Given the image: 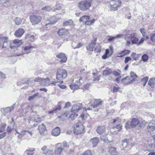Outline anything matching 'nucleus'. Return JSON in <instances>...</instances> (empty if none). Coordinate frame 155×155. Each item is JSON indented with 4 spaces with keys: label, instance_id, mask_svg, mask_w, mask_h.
<instances>
[{
    "label": "nucleus",
    "instance_id": "1",
    "mask_svg": "<svg viewBox=\"0 0 155 155\" xmlns=\"http://www.w3.org/2000/svg\"><path fill=\"white\" fill-rule=\"evenodd\" d=\"M144 124L142 123H140L139 120L136 118H133L130 122H127L125 126V128L127 130L134 128L137 130H140L144 128Z\"/></svg>",
    "mask_w": 155,
    "mask_h": 155
},
{
    "label": "nucleus",
    "instance_id": "2",
    "mask_svg": "<svg viewBox=\"0 0 155 155\" xmlns=\"http://www.w3.org/2000/svg\"><path fill=\"white\" fill-rule=\"evenodd\" d=\"M78 6L81 10L86 11L91 6V2L86 0L81 1L79 3Z\"/></svg>",
    "mask_w": 155,
    "mask_h": 155
},
{
    "label": "nucleus",
    "instance_id": "3",
    "mask_svg": "<svg viewBox=\"0 0 155 155\" xmlns=\"http://www.w3.org/2000/svg\"><path fill=\"white\" fill-rule=\"evenodd\" d=\"M67 75V73L65 70L59 69L58 70L57 72L56 79L60 80L59 82L60 83H62L63 82V81L61 80L65 78Z\"/></svg>",
    "mask_w": 155,
    "mask_h": 155
},
{
    "label": "nucleus",
    "instance_id": "4",
    "mask_svg": "<svg viewBox=\"0 0 155 155\" xmlns=\"http://www.w3.org/2000/svg\"><path fill=\"white\" fill-rule=\"evenodd\" d=\"M110 10L112 11H116L121 4V1L118 0H111L110 2Z\"/></svg>",
    "mask_w": 155,
    "mask_h": 155
},
{
    "label": "nucleus",
    "instance_id": "5",
    "mask_svg": "<svg viewBox=\"0 0 155 155\" xmlns=\"http://www.w3.org/2000/svg\"><path fill=\"white\" fill-rule=\"evenodd\" d=\"M130 32L128 31V34L126 35V39L129 38L130 40H131L133 44H136L137 45L138 41V38L137 37L135 33L130 34Z\"/></svg>",
    "mask_w": 155,
    "mask_h": 155
},
{
    "label": "nucleus",
    "instance_id": "6",
    "mask_svg": "<svg viewBox=\"0 0 155 155\" xmlns=\"http://www.w3.org/2000/svg\"><path fill=\"white\" fill-rule=\"evenodd\" d=\"M84 129V127L81 124L77 123L74 127V133L76 134H82Z\"/></svg>",
    "mask_w": 155,
    "mask_h": 155
},
{
    "label": "nucleus",
    "instance_id": "7",
    "mask_svg": "<svg viewBox=\"0 0 155 155\" xmlns=\"http://www.w3.org/2000/svg\"><path fill=\"white\" fill-rule=\"evenodd\" d=\"M41 16L35 15L31 16L30 17V21L33 25L38 24L41 21Z\"/></svg>",
    "mask_w": 155,
    "mask_h": 155
},
{
    "label": "nucleus",
    "instance_id": "8",
    "mask_svg": "<svg viewBox=\"0 0 155 155\" xmlns=\"http://www.w3.org/2000/svg\"><path fill=\"white\" fill-rule=\"evenodd\" d=\"M130 74V77L127 76L122 79L123 81L129 80L128 81V84H129L131 82L135 81L136 80V78L137 77V75L133 72H131Z\"/></svg>",
    "mask_w": 155,
    "mask_h": 155
},
{
    "label": "nucleus",
    "instance_id": "9",
    "mask_svg": "<svg viewBox=\"0 0 155 155\" xmlns=\"http://www.w3.org/2000/svg\"><path fill=\"white\" fill-rule=\"evenodd\" d=\"M60 143H57L55 146V155H62L61 152L63 150V148L61 147Z\"/></svg>",
    "mask_w": 155,
    "mask_h": 155
},
{
    "label": "nucleus",
    "instance_id": "10",
    "mask_svg": "<svg viewBox=\"0 0 155 155\" xmlns=\"http://www.w3.org/2000/svg\"><path fill=\"white\" fill-rule=\"evenodd\" d=\"M57 58L60 59V61L61 63H65L67 60V58L65 55L63 53H61L56 55Z\"/></svg>",
    "mask_w": 155,
    "mask_h": 155
},
{
    "label": "nucleus",
    "instance_id": "11",
    "mask_svg": "<svg viewBox=\"0 0 155 155\" xmlns=\"http://www.w3.org/2000/svg\"><path fill=\"white\" fill-rule=\"evenodd\" d=\"M38 130L41 135H44L46 134V129L44 124H41L39 125Z\"/></svg>",
    "mask_w": 155,
    "mask_h": 155
},
{
    "label": "nucleus",
    "instance_id": "12",
    "mask_svg": "<svg viewBox=\"0 0 155 155\" xmlns=\"http://www.w3.org/2000/svg\"><path fill=\"white\" fill-rule=\"evenodd\" d=\"M82 108V104L78 103L73 106L71 110L73 111L77 112L80 110Z\"/></svg>",
    "mask_w": 155,
    "mask_h": 155
},
{
    "label": "nucleus",
    "instance_id": "13",
    "mask_svg": "<svg viewBox=\"0 0 155 155\" xmlns=\"http://www.w3.org/2000/svg\"><path fill=\"white\" fill-rule=\"evenodd\" d=\"M102 104V101L100 99H95L93 104L91 106L94 108L97 107Z\"/></svg>",
    "mask_w": 155,
    "mask_h": 155
},
{
    "label": "nucleus",
    "instance_id": "14",
    "mask_svg": "<svg viewBox=\"0 0 155 155\" xmlns=\"http://www.w3.org/2000/svg\"><path fill=\"white\" fill-rule=\"evenodd\" d=\"M25 33L24 30L22 28H19L15 33V35L18 37H21Z\"/></svg>",
    "mask_w": 155,
    "mask_h": 155
},
{
    "label": "nucleus",
    "instance_id": "15",
    "mask_svg": "<svg viewBox=\"0 0 155 155\" xmlns=\"http://www.w3.org/2000/svg\"><path fill=\"white\" fill-rule=\"evenodd\" d=\"M108 151L110 155H118V154L117 149L114 147H110L109 148Z\"/></svg>",
    "mask_w": 155,
    "mask_h": 155
},
{
    "label": "nucleus",
    "instance_id": "16",
    "mask_svg": "<svg viewBox=\"0 0 155 155\" xmlns=\"http://www.w3.org/2000/svg\"><path fill=\"white\" fill-rule=\"evenodd\" d=\"M105 130L106 127L104 125L98 127L96 129V132L99 134H103Z\"/></svg>",
    "mask_w": 155,
    "mask_h": 155
},
{
    "label": "nucleus",
    "instance_id": "17",
    "mask_svg": "<svg viewBox=\"0 0 155 155\" xmlns=\"http://www.w3.org/2000/svg\"><path fill=\"white\" fill-rule=\"evenodd\" d=\"M60 134V130L59 127H56L52 130L51 134L54 136H57Z\"/></svg>",
    "mask_w": 155,
    "mask_h": 155
},
{
    "label": "nucleus",
    "instance_id": "18",
    "mask_svg": "<svg viewBox=\"0 0 155 155\" xmlns=\"http://www.w3.org/2000/svg\"><path fill=\"white\" fill-rule=\"evenodd\" d=\"M99 140V139L97 137H95L91 139L90 141L91 142L93 147H95L97 146Z\"/></svg>",
    "mask_w": 155,
    "mask_h": 155
},
{
    "label": "nucleus",
    "instance_id": "19",
    "mask_svg": "<svg viewBox=\"0 0 155 155\" xmlns=\"http://www.w3.org/2000/svg\"><path fill=\"white\" fill-rule=\"evenodd\" d=\"M50 21V23H46L45 25V26L47 28L48 26L49 25L54 24L57 22L58 19H57L55 16H53L51 18L49 19Z\"/></svg>",
    "mask_w": 155,
    "mask_h": 155
},
{
    "label": "nucleus",
    "instance_id": "20",
    "mask_svg": "<svg viewBox=\"0 0 155 155\" xmlns=\"http://www.w3.org/2000/svg\"><path fill=\"white\" fill-rule=\"evenodd\" d=\"M58 33L60 36L65 35L68 34V30L65 28L61 29L59 30Z\"/></svg>",
    "mask_w": 155,
    "mask_h": 155
},
{
    "label": "nucleus",
    "instance_id": "21",
    "mask_svg": "<svg viewBox=\"0 0 155 155\" xmlns=\"http://www.w3.org/2000/svg\"><path fill=\"white\" fill-rule=\"evenodd\" d=\"M15 46H11V43L7 41H5L3 45V48H8L10 47L12 49H13L15 48Z\"/></svg>",
    "mask_w": 155,
    "mask_h": 155
},
{
    "label": "nucleus",
    "instance_id": "22",
    "mask_svg": "<svg viewBox=\"0 0 155 155\" xmlns=\"http://www.w3.org/2000/svg\"><path fill=\"white\" fill-rule=\"evenodd\" d=\"M147 129L149 131H153L155 130V124L153 122H150L149 124Z\"/></svg>",
    "mask_w": 155,
    "mask_h": 155
},
{
    "label": "nucleus",
    "instance_id": "23",
    "mask_svg": "<svg viewBox=\"0 0 155 155\" xmlns=\"http://www.w3.org/2000/svg\"><path fill=\"white\" fill-rule=\"evenodd\" d=\"M96 44L95 42H92L89 45L87 46V50L90 51H92L93 50V49L95 45Z\"/></svg>",
    "mask_w": 155,
    "mask_h": 155
},
{
    "label": "nucleus",
    "instance_id": "24",
    "mask_svg": "<svg viewBox=\"0 0 155 155\" xmlns=\"http://www.w3.org/2000/svg\"><path fill=\"white\" fill-rule=\"evenodd\" d=\"M130 51L127 50H125L121 52H120L118 54L119 55L117 57L121 58L126 54H129L130 53Z\"/></svg>",
    "mask_w": 155,
    "mask_h": 155
},
{
    "label": "nucleus",
    "instance_id": "25",
    "mask_svg": "<svg viewBox=\"0 0 155 155\" xmlns=\"http://www.w3.org/2000/svg\"><path fill=\"white\" fill-rule=\"evenodd\" d=\"M81 80V78L80 76H76L74 78L73 81V83L81 84L80 80Z\"/></svg>",
    "mask_w": 155,
    "mask_h": 155
},
{
    "label": "nucleus",
    "instance_id": "26",
    "mask_svg": "<svg viewBox=\"0 0 155 155\" xmlns=\"http://www.w3.org/2000/svg\"><path fill=\"white\" fill-rule=\"evenodd\" d=\"M112 72L110 68H107L103 71L102 74L103 76H107L109 75Z\"/></svg>",
    "mask_w": 155,
    "mask_h": 155
},
{
    "label": "nucleus",
    "instance_id": "27",
    "mask_svg": "<svg viewBox=\"0 0 155 155\" xmlns=\"http://www.w3.org/2000/svg\"><path fill=\"white\" fill-rule=\"evenodd\" d=\"M148 84L152 88H153L155 86V78H150Z\"/></svg>",
    "mask_w": 155,
    "mask_h": 155
},
{
    "label": "nucleus",
    "instance_id": "28",
    "mask_svg": "<svg viewBox=\"0 0 155 155\" xmlns=\"http://www.w3.org/2000/svg\"><path fill=\"white\" fill-rule=\"evenodd\" d=\"M16 132L18 134V138L20 139H22L23 137L26 134L25 130L21 131L20 132H19L17 131H16Z\"/></svg>",
    "mask_w": 155,
    "mask_h": 155
},
{
    "label": "nucleus",
    "instance_id": "29",
    "mask_svg": "<svg viewBox=\"0 0 155 155\" xmlns=\"http://www.w3.org/2000/svg\"><path fill=\"white\" fill-rule=\"evenodd\" d=\"M15 105V104H14L10 107H7L4 108L3 109H2L1 111H2V110H3L5 111V113L6 114L12 110L13 109V107Z\"/></svg>",
    "mask_w": 155,
    "mask_h": 155
},
{
    "label": "nucleus",
    "instance_id": "30",
    "mask_svg": "<svg viewBox=\"0 0 155 155\" xmlns=\"http://www.w3.org/2000/svg\"><path fill=\"white\" fill-rule=\"evenodd\" d=\"M90 16L88 15H84L82 16L79 19L80 21H82L83 22H85L88 20H89Z\"/></svg>",
    "mask_w": 155,
    "mask_h": 155
},
{
    "label": "nucleus",
    "instance_id": "31",
    "mask_svg": "<svg viewBox=\"0 0 155 155\" xmlns=\"http://www.w3.org/2000/svg\"><path fill=\"white\" fill-rule=\"evenodd\" d=\"M50 79L48 78H47L46 79L43 78L41 85L48 86L50 85Z\"/></svg>",
    "mask_w": 155,
    "mask_h": 155
},
{
    "label": "nucleus",
    "instance_id": "32",
    "mask_svg": "<svg viewBox=\"0 0 155 155\" xmlns=\"http://www.w3.org/2000/svg\"><path fill=\"white\" fill-rule=\"evenodd\" d=\"M131 58H132L134 60H137L139 59L140 57V54H137L135 53H132L131 55Z\"/></svg>",
    "mask_w": 155,
    "mask_h": 155
},
{
    "label": "nucleus",
    "instance_id": "33",
    "mask_svg": "<svg viewBox=\"0 0 155 155\" xmlns=\"http://www.w3.org/2000/svg\"><path fill=\"white\" fill-rule=\"evenodd\" d=\"M81 85L75 83L70 85V88L72 90H75V89L78 88Z\"/></svg>",
    "mask_w": 155,
    "mask_h": 155
},
{
    "label": "nucleus",
    "instance_id": "34",
    "mask_svg": "<svg viewBox=\"0 0 155 155\" xmlns=\"http://www.w3.org/2000/svg\"><path fill=\"white\" fill-rule=\"evenodd\" d=\"M14 21L16 25H19L21 24L22 19L16 17L14 19Z\"/></svg>",
    "mask_w": 155,
    "mask_h": 155
},
{
    "label": "nucleus",
    "instance_id": "35",
    "mask_svg": "<svg viewBox=\"0 0 155 155\" xmlns=\"http://www.w3.org/2000/svg\"><path fill=\"white\" fill-rule=\"evenodd\" d=\"M129 143V140L127 139H124L122 141V146L124 148L127 147Z\"/></svg>",
    "mask_w": 155,
    "mask_h": 155
},
{
    "label": "nucleus",
    "instance_id": "36",
    "mask_svg": "<svg viewBox=\"0 0 155 155\" xmlns=\"http://www.w3.org/2000/svg\"><path fill=\"white\" fill-rule=\"evenodd\" d=\"M13 43L15 44H18V45H15V48L16 47H18L21 44L22 42L21 41L18 39H15L13 41Z\"/></svg>",
    "mask_w": 155,
    "mask_h": 155
},
{
    "label": "nucleus",
    "instance_id": "37",
    "mask_svg": "<svg viewBox=\"0 0 155 155\" xmlns=\"http://www.w3.org/2000/svg\"><path fill=\"white\" fill-rule=\"evenodd\" d=\"M148 77L147 76L141 79V81L143 83V86H145L147 83L148 81Z\"/></svg>",
    "mask_w": 155,
    "mask_h": 155
},
{
    "label": "nucleus",
    "instance_id": "38",
    "mask_svg": "<svg viewBox=\"0 0 155 155\" xmlns=\"http://www.w3.org/2000/svg\"><path fill=\"white\" fill-rule=\"evenodd\" d=\"M73 24V21L71 20H69L63 23V25L65 26L71 25Z\"/></svg>",
    "mask_w": 155,
    "mask_h": 155
},
{
    "label": "nucleus",
    "instance_id": "39",
    "mask_svg": "<svg viewBox=\"0 0 155 155\" xmlns=\"http://www.w3.org/2000/svg\"><path fill=\"white\" fill-rule=\"evenodd\" d=\"M36 48V45L34 46H31L30 45L27 46H25L24 48V50L25 51H28L30 49L32 48Z\"/></svg>",
    "mask_w": 155,
    "mask_h": 155
},
{
    "label": "nucleus",
    "instance_id": "40",
    "mask_svg": "<svg viewBox=\"0 0 155 155\" xmlns=\"http://www.w3.org/2000/svg\"><path fill=\"white\" fill-rule=\"evenodd\" d=\"M76 44V43L75 42H74L72 43L73 45H72V46L73 48L74 49L79 48L83 46L82 44L81 43H79L77 44V46H76L75 45H74V44Z\"/></svg>",
    "mask_w": 155,
    "mask_h": 155
},
{
    "label": "nucleus",
    "instance_id": "41",
    "mask_svg": "<svg viewBox=\"0 0 155 155\" xmlns=\"http://www.w3.org/2000/svg\"><path fill=\"white\" fill-rule=\"evenodd\" d=\"M101 50V47L100 45H98L96 46L94 48L95 52H100Z\"/></svg>",
    "mask_w": 155,
    "mask_h": 155
},
{
    "label": "nucleus",
    "instance_id": "42",
    "mask_svg": "<svg viewBox=\"0 0 155 155\" xmlns=\"http://www.w3.org/2000/svg\"><path fill=\"white\" fill-rule=\"evenodd\" d=\"M43 78H41L40 77H37L34 79V81L38 82H40L42 84Z\"/></svg>",
    "mask_w": 155,
    "mask_h": 155
},
{
    "label": "nucleus",
    "instance_id": "43",
    "mask_svg": "<svg viewBox=\"0 0 155 155\" xmlns=\"http://www.w3.org/2000/svg\"><path fill=\"white\" fill-rule=\"evenodd\" d=\"M117 71L119 72L116 71H114L112 72L113 75L115 77L119 76L120 75V73L121 72L119 70H118Z\"/></svg>",
    "mask_w": 155,
    "mask_h": 155
},
{
    "label": "nucleus",
    "instance_id": "44",
    "mask_svg": "<svg viewBox=\"0 0 155 155\" xmlns=\"http://www.w3.org/2000/svg\"><path fill=\"white\" fill-rule=\"evenodd\" d=\"M78 115L74 113L72 114L69 116V118L71 120H73L75 119L77 117Z\"/></svg>",
    "mask_w": 155,
    "mask_h": 155
},
{
    "label": "nucleus",
    "instance_id": "45",
    "mask_svg": "<svg viewBox=\"0 0 155 155\" xmlns=\"http://www.w3.org/2000/svg\"><path fill=\"white\" fill-rule=\"evenodd\" d=\"M141 58L143 61L146 62L148 60V57L146 54H144L142 56Z\"/></svg>",
    "mask_w": 155,
    "mask_h": 155
},
{
    "label": "nucleus",
    "instance_id": "46",
    "mask_svg": "<svg viewBox=\"0 0 155 155\" xmlns=\"http://www.w3.org/2000/svg\"><path fill=\"white\" fill-rule=\"evenodd\" d=\"M140 31L142 34L143 37H145L146 35V31L144 28H140Z\"/></svg>",
    "mask_w": 155,
    "mask_h": 155
},
{
    "label": "nucleus",
    "instance_id": "47",
    "mask_svg": "<svg viewBox=\"0 0 155 155\" xmlns=\"http://www.w3.org/2000/svg\"><path fill=\"white\" fill-rule=\"evenodd\" d=\"M122 128V126L120 124L117 125L116 126H115L113 128V129H117V130L118 131H119L120 130H121Z\"/></svg>",
    "mask_w": 155,
    "mask_h": 155
},
{
    "label": "nucleus",
    "instance_id": "48",
    "mask_svg": "<svg viewBox=\"0 0 155 155\" xmlns=\"http://www.w3.org/2000/svg\"><path fill=\"white\" fill-rule=\"evenodd\" d=\"M101 140L104 142H111L113 141V140H109L108 139H106L105 138H104L102 136L101 137Z\"/></svg>",
    "mask_w": 155,
    "mask_h": 155
},
{
    "label": "nucleus",
    "instance_id": "49",
    "mask_svg": "<svg viewBox=\"0 0 155 155\" xmlns=\"http://www.w3.org/2000/svg\"><path fill=\"white\" fill-rule=\"evenodd\" d=\"M82 155H92V153L90 150H87L84 152Z\"/></svg>",
    "mask_w": 155,
    "mask_h": 155
},
{
    "label": "nucleus",
    "instance_id": "50",
    "mask_svg": "<svg viewBox=\"0 0 155 155\" xmlns=\"http://www.w3.org/2000/svg\"><path fill=\"white\" fill-rule=\"evenodd\" d=\"M61 145H60L61 147L63 148V149L65 147H66L67 146V143L66 142L64 141L62 143H60Z\"/></svg>",
    "mask_w": 155,
    "mask_h": 155
},
{
    "label": "nucleus",
    "instance_id": "51",
    "mask_svg": "<svg viewBox=\"0 0 155 155\" xmlns=\"http://www.w3.org/2000/svg\"><path fill=\"white\" fill-rule=\"evenodd\" d=\"M117 85V87L114 86L113 88L112 91L114 93L117 92L119 89V87H118V86Z\"/></svg>",
    "mask_w": 155,
    "mask_h": 155
},
{
    "label": "nucleus",
    "instance_id": "52",
    "mask_svg": "<svg viewBox=\"0 0 155 155\" xmlns=\"http://www.w3.org/2000/svg\"><path fill=\"white\" fill-rule=\"evenodd\" d=\"M43 10H45V11H50L52 9L49 6H45V7H44L42 9Z\"/></svg>",
    "mask_w": 155,
    "mask_h": 155
},
{
    "label": "nucleus",
    "instance_id": "53",
    "mask_svg": "<svg viewBox=\"0 0 155 155\" xmlns=\"http://www.w3.org/2000/svg\"><path fill=\"white\" fill-rule=\"evenodd\" d=\"M61 109V106L60 105H58V107L55 108L53 111H51L49 112V114H50L57 110H60Z\"/></svg>",
    "mask_w": 155,
    "mask_h": 155
},
{
    "label": "nucleus",
    "instance_id": "54",
    "mask_svg": "<svg viewBox=\"0 0 155 155\" xmlns=\"http://www.w3.org/2000/svg\"><path fill=\"white\" fill-rule=\"evenodd\" d=\"M34 81V79L32 78H31L29 79L27 81H25V83L28 84H30L33 82Z\"/></svg>",
    "mask_w": 155,
    "mask_h": 155
},
{
    "label": "nucleus",
    "instance_id": "55",
    "mask_svg": "<svg viewBox=\"0 0 155 155\" xmlns=\"http://www.w3.org/2000/svg\"><path fill=\"white\" fill-rule=\"evenodd\" d=\"M41 150L43 151V153L45 154L47 150V147L46 146H44L41 148Z\"/></svg>",
    "mask_w": 155,
    "mask_h": 155
},
{
    "label": "nucleus",
    "instance_id": "56",
    "mask_svg": "<svg viewBox=\"0 0 155 155\" xmlns=\"http://www.w3.org/2000/svg\"><path fill=\"white\" fill-rule=\"evenodd\" d=\"M131 60V58L129 57H126L124 60V62L125 63H127L129 61H130Z\"/></svg>",
    "mask_w": 155,
    "mask_h": 155
},
{
    "label": "nucleus",
    "instance_id": "57",
    "mask_svg": "<svg viewBox=\"0 0 155 155\" xmlns=\"http://www.w3.org/2000/svg\"><path fill=\"white\" fill-rule=\"evenodd\" d=\"M6 124L3 125L0 128V133L4 131L5 129Z\"/></svg>",
    "mask_w": 155,
    "mask_h": 155
},
{
    "label": "nucleus",
    "instance_id": "58",
    "mask_svg": "<svg viewBox=\"0 0 155 155\" xmlns=\"http://www.w3.org/2000/svg\"><path fill=\"white\" fill-rule=\"evenodd\" d=\"M6 135V133L4 132L2 134H0V139L4 138Z\"/></svg>",
    "mask_w": 155,
    "mask_h": 155
},
{
    "label": "nucleus",
    "instance_id": "59",
    "mask_svg": "<svg viewBox=\"0 0 155 155\" xmlns=\"http://www.w3.org/2000/svg\"><path fill=\"white\" fill-rule=\"evenodd\" d=\"M145 40V39L144 38H142L141 40L138 42L137 43V45L141 44H142Z\"/></svg>",
    "mask_w": 155,
    "mask_h": 155
},
{
    "label": "nucleus",
    "instance_id": "60",
    "mask_svg": "<svg viewBox=\"0 0 155 155\" xmlns=\"http://www.w3.org/2000/svg\"><path fill=\"white\" fill-rule=\"evenodd\" d=\"M150 39L152 41H155V33L152 35Z\"/></svg>",
    "mask_w": 155,
    "mask_h": 155
},
{
    "label": "nucleus",
    "instance_id": "61",
    "mask_svg": "<svg viewBox=\"0 0 155 155\" xmlns=\"http://www.w3.org/2000/svg\"><path fill=\"white\" fill-rule=\"evenodd\" d=\"M45 154V155H53L52 151L49 150L47 151Z\"/></svg>",
    "mask_w": 155,
    "mask_h": 155
},
{
    "label": "nucleus",
    "instance_id": "62",
    "mask_svg": "<svg viewBox=\"0 0 155 155\" xmlns=\"http://www.w3.org/2000/svg\"><path fill=\"white\" fill-rule=\"evenodd\" d=\"M61 9V6H59L58 7H56L55 8L53 9L52 11L53 12H55L56 10H60Z\"/></svg>",
    "mask_w": 155,
    "mask_h": 155
},
{
    "label": "nucleus",
    "instance_id": "63",
    "mask_svg": "<svg viewBox=\"0 0 155 155\" xmlns=\"http://www.w3.org/2000/svg\"><path fill=\"white\" fill-rule=\"evenodd\" d=\"M71 106V103L70 102H68L65 104V105L64 107H70Z\"/></svg>",
    "mask_w": 155,
    "mask_h": 155
},
{
    "label": "nucleus",
    "instance_id": "64",
    "mask_svg": "<svg viewBox=\"0 0 155 155\" xmlns=\"http://www.w3.org/2000/svg\"><path fill=\"white\" fill-rule=\"evenodd\" d=\"M115 38L116 37H110V38L108 39L107 40L109 42H110Z\"/></svg>",
    "mask_w": 155,
    "mask_h": 155
}]
</instances>
